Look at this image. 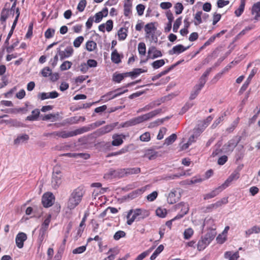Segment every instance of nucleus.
<instances>
[{"label": "nucleus", "mask_w": 260, "mask_h": 260, "mask_svg": "<svg viewBox=\"0 0 260 260\" xmlns=\"http://www.w3.org/2000/svg\"><path fill=\"white\" fill-rule=\"evenodd\" d=\"M181 20H182L181 17H179L175 20V21L174 23V25H173V30L174 32H176L177 31L179 26L181 24V22H182Z\"/></svg>", "instance_id": "49530a36"}, {"label": "nucleus", "mask_w": 260, "mask_h": 260, "mask_svg": "<svg viewBox=\"0 0 260 260\" xmlns=\"http://www.w3.org/2000/svg\"><path fill=\"white\" fill-rule=\"evenodd\" d=\"M132 4L130 0H125L124 4V15L125 16H128L131 13Z\"/></svg>", "instance_id": "cd10ccee"}, {"label": "nucleus", "mask_w": 260, "mask_h": 260, "mask_svg": "<svg viewBox=\"0 0 260 260\" xmlns=\"http://www.w3.org/2000/svg\"><path fill=\"white\" fill-rule=\"evenodd\" d=\"M128 147H123L118 151L112 152L111 153H110L108 156H116V155H120V154H123V153H125L128 152Z\"/></svg>", "instance_id": "37998d69"}, {"label": "nucleus", "mask_w": 260, "mask_h": 260, "mask_svg": "<svg viewBox=\"0 0 260 260\" xmlns=\"http://www.w3.org/2000/svg\"><path fill=\"white\" fill-rule=\"evenodd\" d=\"M124 78L123 73H115L113 75L112 80L114 82L120 83Z\"/></svg>", "instance_id": "c9c22d12"}, {"label": "nucleus", "mask_w": 260, "mask_h": 260, "mask_svg": "<svg viewBox=\"0 0 260 260\" xmlns=\"http://www.w3.org/2000/svg\"><path fill=\"white\" fill-rule=\"evenodd\" d=\"M57 53L60 56L61 60L64 58H68L71 56L73 53V49L72 47H68L66 48L64 51H61L59 48L57 49Z\"/></svg>", "instance_id": "f8f14e48"}, {"label": "nucleus", "mask_w": 260, "mask_h": 260, "mask_svg": "<svg viewBox=\"0 0 260 260\" xmlns=\"http://www.w3.org/2000/svg\"><path fill=\"white\" fill-rule=\"evenodd\" d=\"M31 115L28 116L26 118V120L34 121L36 120L39 116L40 111L39 109H36L31 112Z\"/></svg>", "instance_id": "473e14b6"}, {"label": "nucleus", "mask_w": 260, "mask_h": 260, "mask_svg": "<svg viewBox=\"0 0 260 260\" xmlns=\"http://www.w3.org/2000/svg\"><path fill=\"white\" fill-rule=\"evenodd\" d=\"M136 125L134 118L131 119V120L127 121L125 122L121 123L118 128L120 127H128L129 126H134Z\"/></svg>", "instance_id": "f704fd0d"}, {"label": "nucleus", "mask_w": 260, "mask_h": 260, "mask_svg": "<svg viewBox=\"0 0 260 260\" xmlns=\"http://www.w3.org/2000/svg\"><path fill=\"white\" fill-rule=\"evenodd\" d=\"M118 124V122H114L106 125L99 128L95 132V134L99 137L111 132Z\"/></svg>", "instance_id": "39448f33"}, {"label": "nucleus", "mask_w": 260, "mask_h": 260, "mask_svg": "<svg viewBox=\"0 0 260 260\" xmlns=\"http://www.w3.org/2000/svg\"><path fill=\"white\" fill-rule=\"evenodd\" d=\"M148 54L149 57L151 59L161 57L162 55L161 51L157 50L155 47H151L149 48Z\"/></svg>", "instance_id": "aec40b11"}, {"label": "nucleus", "mask_w": 260, "mask_h": 260, "mask_svg": "<svg viewBox=\"0 0 260 260\" xmlns=\"http://www.w3.org/2000/svg\"><path fill=\"white\" fill-rule=\"evenodd\" d=\"M140 139L142 142H148L150 140V134L149 132H145L140 136Z\"/></svg>", "instance_id": "6e6d98bb"}, {"label": "nucleus", "mask_w": 260, "mask_h": 260, "mask_svg": "<svg viewBox=\"0 0 260 260\" xmlns=\"http://www.w3.org/2000/svg\"><path fill=\"white\" fill-rule=\"evenodd\" d=\"M139 53L140 55H144L146 53V46L144 43H140L138 47Z\"/></svg>", "instance_id": "09e8293b"}, {"label": "nucleus", "mask_w": 260, "mask_h": 260, "mask_svg": "<svg viewBox=\"0 0 260 260\" xmlns=\"http://www.w3.org/2000/svg\"><path fill=\"white\" fill-rule=\"evenodd\" d=\"M213 118V117L212 116H208L205 120L200 121V122L198 124L197 127L201 129V131L203 132L208 126Z\"/></svg>", "instance_id": "5701e85b"}, {"label": "nucleus", "mask_w": 260, "mask_h": 260, "mask_svg": "<svg viewBox=\"0 0 260 260\" xmlns=\"http://www.w3.org/2000/svg\"><path fill=\"white\" fill-rule=\"evenodd\" d=\"M86 246H80L73 250V253L74 254H80L83 253L86 250Z\"/></svg>", "instance_id": "774afa93"}, {"label": "nucleus", "mask_w": 260, "mask_h": 260, "mask_svg": "<svg viewBox=\"0 0 260 260\" xmlns=\"http://www.w3.org/2000/svg\"><path fill=\"white\" fill-rule=\"evenodd\" d=\"M189 47L190 46H188L185 47L182 45L179 44L173 47L171 50L169 51V53L170 55H173L174 54H179L188 49Z\"/></svg>", "instance_id": "dca6fc26"}, {"label": "nucleus", "mask_w": 260, "mask_h": 260, "mask_svg": "<svg viewBox=\"0 0 260 260\" xmlns=\"http://www.w3.org/2000/svg\"><path fill=\"white\" fill-rule=\"evenodd\" d=\"M181 197L179 189H173L169 194L167 201L170 204L176 203Z\"/></svg>", "instance_id": "9d476101"}, {"label": "nucleus", "mask_w": 260, "mask_h": 260, "mask_svg": "<svg viewBox=\"0 0 260 260\" xmlns=\"http://www.w3.org/2000/svg\"><path fill=\"white\" fill-rule=\"evenodd\" d=\"M147 70H145L140 68L134 69L132 71L133 78H136L142 73L146 72Z\"/></svg>", "instance_id": "8fccbe9b"}, {"label": "nucleus", "mask_w": 260, "mask_h": 260, "mask_svg": "<svg viewBox=\"0 0 260 260\" xmlns=\"http://www.w3.org/2000/svg\"><path fill=\"white\" fill-rule=\"evenodd\" d=\"M72 65V63L69 61H64L60 66V69L61 71H65L69 69Z\"/></svg>", "instance_id": "3c124183"}, {"label": "nucleus", "mask_w": 260, "mask_h": 260, "mask_svg": "<svg viewBox=\"0 0 260 260\" xmlns=\"http://www.w3.org/2000/svg\"><path fill=\"white\" fill-rule=\"evenodd\" d=\"M201 90V89L200 87H198L197 86H195L190 93L189 99L191 100L194 99L197 97V96L199 94Z\"/></svg>", "instance_id": "a19ab883"}, {"label": "nucleus", "mask_w": 260, "mask_h": 260, "mask_svg": "<svg viewBox=\"0 0 260 260\" xmlns=\"http://www.w3.org/2000/svg\"><path fill=\"white\" fill-rule=\"evenodd\" d=\"M27 239L26 234L23 232L19 233L16 237V244L19 248H22L23 247V243Z\"/></svg>", "instance_id": "ddd939ff"}, {"label": "nucleus", "mask_w": 260, "mask_h": 260, "mask_svg": "<svg viewBox=\"0 0 260 260\" xmlns=\"http://www.w3.org/2000/svg\"><path fill=\"white\" fill-rule=\"evenodd\" d=\"M126 218L127 219L126 223L128 225H131L135 220H138V215H136L135 209L130 210L127 213Z\"/></svg>", "instance_id": "4be33fe9"}, {"label": "nucleus", "mask_w": 260, "mask_h": 260, "mask_svg": "<svg viewBox=\"0 0 260 260\" xmlns=\"http://www.w3.org/2000/svg\"><path fill=\"white\" fill-rule=\"evenodd\" d=\"M177 139V136L175 134H172L165 140L164 145H170L172 144Z\"/></svg>", "instance_id": "e433bc0d"}, {"label": "nucleus", "mask_w": 260, "mask_h": 260, "mask_svg": "<svg viewBox=\"0 0 260 260\" xmlns=\"http://www.w3.org/2000/svg\"><path fill=\"white\" fill-rule=\"evenodd\" d=\"M260 232V228L258 226L254 225L245 231L246 237H249L253 233L258 234Z\"/></svg>", "instance_id": "2f4dec72"}, {"label": "nucleus", "mask_w": 260, "mask_h": 260, "mask_svg": "<svg viewBox=\"0 0 260 260\" xmlns=\"http://www.w3.org/2000/svg\"><path fill=\"white\" fill-rule=\"evenodd\" d=\"M225 115V113H224L222 115L217 119L211 125L212 128H215L222 121H223L224 117Z\"/></svg>", "instance_id": "13d9d810"}, {"label": "nucleus", "mask_w": 260, "mask_h": 260, "mask_svg": "<svg viewBox=\"0 0 260 260\" xmlns=\"http://www.w3.org/2000/svg\"><path fill=\"white\" fill-rule=\"evenodd\" d=\"M135 212L136 215H138L139 221L147 217L149 215V211L145 209H135Z\"/></svg>", "instance_id": "393cba45"}, {"label": "nucleus", "mask_w": 260, "mask_h": 260, "mask_svg": "<svg viewBox=\"0 0 260 260\" xmlns=\"http://www.w3.org/2000/svg\"><path fill=\"white\" fill-rule=\"evenodd\" d=\"M165 63L164 59H160L156 60L151 63V66L155 69H157L163 66Z\"/></svg>", "instance_id": "ea45409f"}, {"label": "nucleus", "mask_w": 260, "mask_h": 260, "mask_svg": "<svg viewBox=\"0 0 260 260\" xmlns=\"http://www.w3.org/2000/svg\"><path fill=\"white\" fill-rule=\"evenodd\" d=\"M240 141V138H239L238 141L236 140L235 139H232L229 140L227 143L225 144L223 146L222 148L223 153L226 154L232 153Z\"/></svg>", "instance_id": "20e7f679"}, {"label": "nucleus", "mask_w": 260, "mask_h": 260, "mask_svg": "<svg viewBox=\"0 0 260 260\" xmlns=\"http://www.w3.org/2000/svg\"><path fill=\"white\" fill-rule=\"evenodd\" d=\"M116 177H117L116 170L113 169H110L104 176V177L107 179Z\"/></svg>", "instance_id": "864d4df0"}, {"label": "nucleus", "mask_w": 260, "mask_h": 260, "mask_svg": "<svg viewBox=\"0 0 260 260\" xmlns=\"http://www.w3.org/2000/svg\"><path fill=\"white\" fill-rule=\"evenodd\" d=\"M251 13L253 15H255V19H257V18L260 17V2H257L253 5Z\"/></svg>", "instance_id": "bb28decb"}, {"label": "nucleus", "mask_w": 260, "mask_h": 260, "mask_svg": "<svg viewBox=\"0 0 260 260\" xmlns=\"http://www.w3.org/2000/svg\"><path fill=\"white\" fill-rule=\"evenodd\" d=\"M59 173H53L52 177L51 185L54 189L57 188L61 183V177L58 176Z\"/></svg>", "instance_id": "412c9836"}, {"label": "nucleus", "mask_w": 260, "mask_h": 260, "mask_svg": "<svg viewBox=\"0 0 260 260\" xmlns=\"http://www.w3.org/2000/svg\"><path fill=\"white\" fill-rule=\"evenodd\" d=\"M85 190L82 186L75 189L69 198L67 204V208L70 210L75 208L81 202Z\"/></svg>", "instance_id": "f257e3e1"}, {"label": "nucleus", "mask_w": 260, "mask_h": 260, "mask_svg": "<svg viewBox=\"0 0 260 260\" xmlns=\"http://www.w3.org/2000/svg\"><path fill=\"white\" fill-rule=\"evenodd\" d=\"M125 233L123 231H118L114 235V239L115 240H118L121 238L124 237L125 236Z\"/></svg>", "instance_id": "4d7b16f0"}, {"label": "nucleus", "mask_w": 260, "mask_h": 260, "mask_svg": "<svg viewBox=\"0 0 260 260\" xmlns=\"http://www.w3.org/2000/svg\"><path fill=\"white\" fill-rule=\"evenodd\" d=\"M158 156V153L152 149H147L145 151L143 157L148 158L149 160L156 158Z\"/></svg>", "instance_id": "a878e982"}, {"label": "nucleus", "mask_w": 260, "mask_h": 260, "mask_svg": "<svg viewBox=\"0 0 260 260\" xmlns=\"http://www.w3.org/2000/svg\"><path fill=\"white\" fill-rule=\"evenodd\" d=\"M126 31V29H123V28H121L119 30L118 35L119 40H124L126 38L127 36Z\"/></svg>", "instance_id": "a18cd8bd"}, {"label": "nucleus", "mask_w": 260, "mask_h": 260, "mask_svg": "<svg viewBox=\"0 0 260 260\" xmlns=\"http://www.w3.org/2000/svg\"><path fill=\"white\" fill-rule=\"evenodd\" d=\"M111 60L113 62L116 64H118L121 62L120 55L116 49H114L111 53Z\"/></svg>", "instance_id": "c756f323"}, {"label": "nucleus", "mask_w": 260, "mask_h": 260, "mask_svg": "<svg viewBox=\"0 0 260 260\" xmlns=\"http://www.w3.org/2000/svg\"><path fill=\"white\" fill-rule=\"evenodd\" d=\"M164 247L162 245H160L154 251L153 253L150 257L151 260H154L156 258L157 256L164 250Z\"/></svg>", "instance_id": "4c0bfd02"}, {"label": "nucleus", "mask_w": 260, "mask_h": 260, "mask_svg": "<svg viewBox=\"0 0 260 260\" xmlns=\"http://www.w3.org/2000/svg\"><path fill=\"white\" fill-rule=\"evenodd\" d=\"M257 72V69L256 68H254L251 71L248 77L247 78L246 81L245 82L244 84L242 85V86L240 90L244 91L246 90L252 78L255 75V74Z\"/></svg>", "instance_id": "f3484780"}, {"label": "nucleus", "mask_w": 260, "mask_h": 260, "mask_svg": "<svg viewBox=\"0 0 260 260\" xmlns=\"http://www.w3.org/2000/svg\"><path fill=\"white\" fill-rule=\"evenodd\" d=\"M154 26L152 23L147 24L145 26V31L146 32L145 37L150 40V42H154L156 43L157 41V38L155 36L154 32H152V30L154 29Z\"/></svg>", "instance_id": "423d86ee"}, {"label": "nucleus", "mask_w": 260, "mask_h": 260, "mask_svg": "<svg viewBox=\"0 0 260 260\" xmlns=\"http://www.w3.org/2000/svg\"><path fill=\"white\" fill-rule=\"evenodd\" d=\"M58 93L56 91L50 92H42L39 93L38 97L41 100H44L47 99H55L58 96Z\"/></svg>", "instance_id": "2eb2a0df"}, {"label": "nucleus", "mask_w": 260, "mask_h": 260, "mask_svg": "<svg viewBox=\"0 0 260 260\" xmlns=\"http://www.w3.org/2000/svg\"><path fill=\"white\" fill-rule=\"evenodd\" d=\"M83 41L84 38L82 36L77 37L73 42L74 47L76 48L79 47L81 43L83 42Z\"/></svg>", "instance_id": "bf43d9fd"}, {"label": "nucleus", "mask_w": 260, "mask_h": 260, "mask_svg": "<svg viewBox=\"0 0 260 260\" xmlns=\"http://www.w3.org/2000/svg\"><path fill=\"white\" fill-rule=\"evenodd\" d=\"M176 210H180V212L178 213L174 219H180L184 215L186 214L189 210L188 205L184 203H180L175 205Z\"/></svg>", "instance_id": "6e6552de"}, {"label": "nucleus", "mask_w": 260, "mask_h": 260, "mask_svg": "<svg viewBox=\"0 0 260 260\" xmlns=\"http://www.w3.org/2000/svg\"><path fill=\"white\" fill-rule=\"evenodd\" d=\"M183 8L184 7L181 3H177L175 6L176 14L177 15L181 14L183 10Z\"/></svg>", "instance_id": "0e129e2a"}, {"label": "nucleus", "mask_w": 260, "mask_h": 260, "mask_svg": "<svg viewBox=\"0 0 260 260\" xmlns=\"http://www.w3.org/2000/svg\"><path fill=\"white\" fill-rule=\"evenodd\" d=\"M244 7L245 4H244L243 3H242V4H240L239 8L235 11V14L236 16L239 17L241 15L244 11Z\"/></svg>", "instance_id": "e2e57ef3"}, {"label": "nucleus", "mask_w": 260, "mask_h": 260, "mask_svg": "<svg viewBox=\"0 0 260 260\" xmlns=\"http://www.w3.org/2000/svg\"><path fill=\"white\" fill-rule=\"evenodd\" d=\"M83 131L81 127L80 128L76 129L73 131H59V135L58 134V137H61L63 139L68 138L69 137H72L78 135L83 134Z\"/></svg>", "instance_id": "0eeeda50"}, {"label": "nucleus", "mask_w": 260, "mask_h": 260, "mask_svg": "<svg viewBox=\"0 0 260 260\" xmlns=\"http://www.w3.org/2000/svg\"><path fill=\"white\" fill-rule=\"evenodd\" d=\"M240 176L239 173L238 171H234L233 173L231 174V175L228 177V178L225 180V181L223 183L221 186H222V188H225L228 187L230 184L234 180H237Z\"/></svg>", "instance_id": "4468645a"}, {"label": "nucleus", "mask_w": 260, "mask_h": 260, "mask_svg": "<svg viewBox=\"0 0 260 260\" xmlns=\"http://www.w3.org/2000/svg\"><path fill=\"white\" fill-rule=\"evenodd\" d=\"M52 73L51 70L49 67L44 68L41 72L42 76L44 77H47L50 76Z\"/></svg>", "instance_id": "69168bd1"}, {"label": "nucleus", "mask_w": 260, "mask_h": 260, "mask_svg": "<svg viewBox=\"0 0 260 260\" xmlns=\"http://www.w3.org/2000/svg\"><path fill=\"white\" fill-rule=\"evenodd\" d=\"M193 234V231L191 228H188L184 232V238L185 239H189Z\"/></svg>", "instance_id": "680f3d73"}, {"label": "nucleus", "mask_w": 260, "mask_h": 260, "mask_svg": "<svg viewBox=\"0 0 260 260\" xmlns=\"http://www.w3.org/2000/svg\"><path fill=\"white\" fill-rule=\"evenodd\" d=\"M54 32V29L48 28L46 30V31L45 32V37L47 39H50L53 36Z\"/></svg>", "instance_id": "338daca9"}, {"label": "nucleus", "mask_w": 260, "mask_h": 260, "mask_svg": "<svg viewBox=\"0 0 260 260\" xmlns=\"http://www.w3.org/2000/svg\"><path fill=\"white\" fill-rule=\"evenodd\" d=\"M123 138H125V136L123 135L116 134L113 135V141L111 142V144L114 146H119L121 145L123 142Z\"/></svg>", "instance_id": "a211bd4d"}, {"label": "nucleus", "mask_w": 260, "mask_h": 260, "mask_svg": "<svg viewBox=\"0 0 260 260\" xmlns=\"http://www.w3.org/2000/svg\"><path fill=\"white\" fill-rule=\"evenodd\" d=\"M120 89V88H118V89H116L114 91H110V92H108L106 94L102 96L101 100H104L105 101H108L111 99H113L121 95L122 94L125 93V92L127 91V89H126L121 92H117Z\"/></svg>", "instance_id": "9b49d317"}, {"label": "nucleus", "mask_w": 260, "mask_h": 260, "mask_svg": "<svg viewBox=\"0 0 260 260\" xmlns=\"http://www.w3.org/2000/svg\"><path fill=\"white\" fill-rule=\"evenodd\" d=\"M87 2L86 0H81L79 2L77 6V10L79 12H83L86 6Z\"/></svg>", "instance_id": "5fc2aeb1"}, {"label": "nucleus", "mask_w": 260, "mask_h": 260, "mask_svg": "<svg viewBox=\"0 0 260 260\" xmlns=\"http://www.w3.org/2000/svg\"><path fill=\"white\" fill-rule=\"evenodd\" d=\"M161 111L160 109H157L155 110H154L153 111H151L150 112H149L147 114H144L143 115H141L139 116H138L137 117L134 118L136 122V124H139L141 122H143L144 121L148 120L153 117H154L155 115L159 113Z\"/></svg>", "instance_id": "7ed1b4c3"}, {"label": "nucleus", "mask_w": 260, "mask_h": 260, "mask_svg": "<svg viewBox=\"0 0 260 260\" xmlns=\"http://www.w3.org/2000/svg\"><path fill=\"white\" fill-rule=\"evenodd\" d=\"M29 139V136L27 134H24L18 136L16 139L14 141V143L15 145H19L25 141H27Z\"/></svg>", "instance_id": "c85d7f7f"}, {"label": "nucleus", "mask_w": 260, "mask_h": 260, "mask_svg": "<svg viewBox=\"0 0 260 260\" xmlns=\"http://www.w3.org/2000/svg\"><path fill=\"white\" fill-rule=\"evenodd\" d=\"M96 47V44L93 41H88L86 44V48L89 51H93Z\"/></svg>", "instance_id": "58836bf2"}, {"label": "nucleus", "mask_w": 260, "mask_h": 260, "mask_svg": "<svg viewBox=\"0 0 260 260\" xmlns=\"http://www.w3.org/2000/svg\"><path fill=\"white\" fill-rule=\"evenodd\" d=\"M55 200V198L52 193L47 192L44 194L42 198V203L44 207L47 208L51 206Z\"/></svg>", "instance_id": "1a4fd4ad"}, {"label": "nucleus", "mask_w": 260, "mask_h": 260, "mask_svg": "<svg viewBox=\"0 0 260 260\" xmlns=\"http://www.w3.org/2000/svg\"><path fill=\"white\" fill-rule=\"evenodd\" d=\"M202 14H203V12L202 11H198L194 15V19L196 20V21H194V24L196 25H198L202 22Z\"/></svg>", "instance_id": "79ce46f5"}, {"label": "nucleus", "mask_w": 260, "mask_h": 260, "mask_svg": "<svg viewBox=\"0 0 260 260\" xmlns=\"http://www.w3.org/2000/svg\"><path fill=\"white\" fill-rule=\"evenodd\" d=\"M222 186L221 185L217 188H216L214 190H212L210 193H207L204 196V200H208L211 198H214L216 196H217L219 192H220L222 189Z\"/></svg>", "instance_id": "b1692460"}, {"label": "nucleus", "mask_w": 260, "mask_h": 260, "mask_svg": "<svg viewBox=\"0 0 260 260\" xmlns=\"http://www.w3.org/2000/svg\"><path fill=\"white\" fill-rule=\"evenodd\" d=\"M51 217V215H49L45 219L44 222L42 224L41 229H45V231L47 230L50 222Z\"/></svg>", "instance_id": "052dcab7"}, {"label": "nucleus", "mask_w": 260, "mask_h": 260, "mask_svg": "<svg viewBox=\"0 0 260 260\" xmlns=\"http://www.w3.org/2000/svg\"><path fill=\"white\" fill-rule=\"evenodd\" d=\"M9 15V10L7 9H3L1 15V20L5 22Z\"/></svg>", "instance_id": "de8ad7c7"}, {"label": "nucleus", "mask_w": 260, "mask_h": 260, "mask_svg": "<svg viewBox=\"0 0 260 260\" xmlns=\"http://www.w3.org/2000/svg\"><path fill=\"white\" fill-rule=\"evenodd\" d=\"M105 123V121H97L94 123H92L88 126H83L82 129L83 131V133L87 132L90 130L93 129L104 124Z\"/></svg>", "instance_id": "6ab92c4d"}, {"label": "nucleus", "mask_w": 260, "mask_h": 260, "mask_svg": "<svg viewBox=\"0 0 260 260\" xmlns=\"http://www.w3.org/2000/svg\"><path fill=\"white\" fill-rule=\"evenodd\" d=\"M141 171L140 168H126V176L137 174Z\"/></svg>", "instance_id": "72a5a7b5"}, {"label": "nucleus", "mask_w": 260, "mask_h": 260, "mask_svg": "<svg viewBox=\"0 0 260 260\" xmlns=\"http://www.w3.org/2000/svg\"><path fill=\"white\" fill-rule=\"evenodd\" d=\"M5 123L9 124L10 126L16 127H23V124L16 119H10L5 121Z\"/></svg>", "instance_id": "7c9ffc66"}, {"label": "nucleus", "mask_w": 260, "mask_h": 260, "mask_svg": "<svg viewBox=\"0 0 260 260\" xmlns=\"http://www.w3.org/2000/svg\"><path fill=\"white\" fill-rule=\"evenodd\" d=\"M156 214L157 216L163 218L165 217L167 214V210L165 209L158 208L156 210Z\"/></svg>", "instance_id": "603ef678"}, {"label": "nucleus", "mask_w": 260, "mask_h": 260, "mask_svg": "<svg viewBox=\"0 0 260 260\" xmlns=\"http://www.w3.org/2000/svg\"><path fill=\"white\" fill-rule=\"evenodd\" d=\"M221 144L222 143L221 142H219L216 144L215 146L216 147V149L213 152L212 154L213 156H215L219 154H221V153H223V151H222V148L220 149Z\"/></svg>", "instance_id": "c03bdc74"}, {"label": "nucleus", "mask_w": 260, "mask_h": 260, "mask_svg": "<svg viewBox=\"0 0 260 260\" xmlns=\"http://www.w3.org/2000/svg\"><path fill=\"white\" fill-rule=\"evenodd\" d=\"M216 233L214 230H211L204 236L198 243V249L199 251L204 249L214 239Z\"/></svg>", "instance_id": "f03ea898"}]
</instances>
